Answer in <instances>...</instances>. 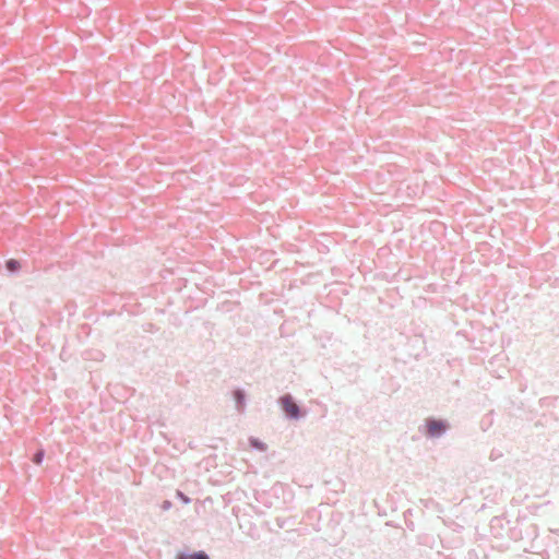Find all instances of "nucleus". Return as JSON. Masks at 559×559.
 Instances as JSON below:
<instances>
[{"instance_id": "nucleus-1", "label": "nucleus", "mask_w": 559, "mask_h": 559, "mask_svg": "<svg viewBox=\"0 0 559 559\" xmlns=\"http://www.w3.org/2000/svg\"><path fill=\"white\" fill-rule=\"evenodd\" d=\"M281 406L289 419H299L306 415L295 403L292 395L286 394L280 399Z\"/></svg>"}, {"instance_id": "nucleus-9", "label": "nucleus", "mask_w": 559, "mask_h": 559, "mask_svg": "<svg viewBox=\"0 0 559 559\" xmlns=\"http://www.w3.org/2000/svg\"><path fill=\"white\" fill-rule=\"evenodd\" d=\"M169 507H170V502H169V501H165V502H164V509H167V508H169Z\"/></svg>"}, {"instance_id": "nucleus-8", "label": "nucleus", "mask_w": 559, "mask_h": 559, "mask_svg": "<svg viewBox=\"0 0 559 559\" xmlns=\"http://www.w3.org/2000/svg\"><path fill=\"white\" fill-rule=\"evenodd\" d=\"M178 496L183 500V502L188 503L190 499L186 497L181 491H178Z\"/></svg>"}, {"instance_id": "nucleus-4", "label": "nucleus", "mask_w": 559, "mask_h": 559, "mask_svg": "<svg viewBox=\"0 0 559 559\" xmlns=\"http://www.w3.org/2000/svg\"><path fill=\"white\" fill-rule=\"evenodd\" d=\"M249 443L252 448L260 450V451H266V449H267V445L264 442L260 441L259 439H257L254 437L249 438Z\"/></svg>"}, {"instance_id": "nucleus-5", "label": "nucleus", "mask_w": 559, "mask_h": 559, "mask_svg": "<svg viewBox=\"0 0 559 559\" xmlns=\"http://www.w3.org/2000/svg\"><path fill=\"white\" fill-rule=\"evenodd\" d=\"M178 559H210V557L204 551H199L192 555H181Z\"/></svg>"}, {"instance_id": "nucleus-6", "label": "nucleus", "mask_w": 559, "mask_h": 559, "mask_svg": "<svg viewBox=\"0 0 559 559\" xmlns=\"http://www.w3.org/2000/svg\"><path fill=\"white\" fill-rule=\"evenodd\" d=\"M7 269L9 271H12V272L19 270L20 269V262L14 260V259H11V260H9L7 262Z\"/></svg>"}, {"instance_id": "nucleus-2", "label": "nucleus", "mask_w": 559, "mask_h": 559, "mask_svg": "<svg viewBox=\"0 0 559 559\" xmlns=\"http://www.w3.org/2000/svg\"><path fill=\"white\" fill-rule=\"evenodd\" d=\"M426 436L429 438L441 437L449 428V424L445 420L427 418L426 419Z\"/></svg>"}, {"instance_id": "nucleus-3", "label": "nucleus", "mask_w": 559, "mask_h": 559, "mask_svg": "<svg viewBox=\"0 0 559 559\" xmlns=\"http://www.w3.org/2000/svg\"><path fill=\"white\" fill-rule=\"evenodd\" d=\"M234 396H235V400H236V404H237V409L239 412H242L243 408H245V401H246V395H245V392L242 390H236L234 392Z\"/></svg>"}, {"instance_id": "nucleus-7", "label": "nucleus", "mask_w": 559, "mask_h": 559, "mask_svg": "<svg viewBox=\"0 0 559 559\" xmlns=\"http://www.w3.org/2000/svg\"><path fill=\"white\" fill-rule=\"evenodd\" d=\"M44 450H39L38 452L35 453L34 457H33V462L37 465H39L43 460H44Z\"/></svg>"}]
</instances>
